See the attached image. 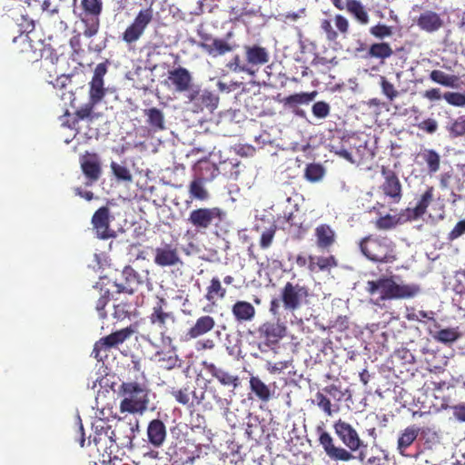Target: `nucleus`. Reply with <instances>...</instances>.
Here are the masks:
<instances>
[{
  "label": "nucleus",
  "mask_w": 465,
  "mask_h": 465,
  "mask_svg": "<svg viewBox=\"0 0 465 465\" xmlns=\"http://www.w3.org/2000/svg\"><path fill=\"white\" fill-rule=\"evenodd\" d=\"M333 430L348 450L336 446L333 437L322 426H318L316 429L319 443L331 460L350 461L354 459L353 451L366 447L357 430L350 423L340 419L333 423Z\"/></svg>",
  "instance_id": "obj_1"
},
{
  "label": "nucleus",
  "mask_w": 465,
  "mask_h": 465,
  "mask_svg": "<svg viewBox=\"0 0 465 465\" xmlns=\"http://www.w3.org/2000/svg\"><path fill=\"white\" fill-rule=\"evenodd\" d=\"M107 62L98 64L94 71L92 80L89 82V99L86 104L82 105L74 112L72 121H67L66 125L80 134L79 123L81 121L93 122L96 118L94 113V107L100 104L106 94L104 77L107 73Z\"/></svg>",
  "instance_id": "obj_2"
},
{
  "label": "nucleus",
  "mask_w": 465,
  "mask_h": 465,
  "mask_svg": "<svg viewBox=\"0 0 465 465\" xmlns=\"http://www.w3.org/2000/svg\"><path fill=\"white\" fill-rule=\"evenodd\" d=\"M395 276H382L376 281H368L366 291L370 295L380 294L375 304L388 300L411 299L418 295L420 288L415 283H398Z\"/></svg>",
  "instance_id": "obj_3"
},
{
  "label": "nucleus",
  "mask_w": 465,
  "mask_h": 465,
  "mask_svg": "<svg viewBox=\"0 0 465 465\" xmlns=\"http://www.w3.org/2000/svg\"><path fill=\"white\" fill-rule=\"evenodd\" d=\"M310 289L297 282H287L279 292L278 298L270 302L269 312L279 317L281 306L287 312H294L309 303Z\"/></svg>",
  "instance_id": "obj_4"
},
{
  "label": "nucleus",
  "mask_w": 465,
  "mask_h": 465,
  "mask_svg": "<svg viewBox=\"0 0 465 465\" xmlns=\"http://www.w3.org/2000/svg\"><path fill=\"white\" fill-rule=\"evenodd\" d=\"M121 398L119 409L122 413L143 414L150 402V390L145 383L124 381L118 388Z\"/></svg>",
  "instance_id": "obj_5"
},
{
  "label": "nucleus",
  "mask_w": 465,
  "mask_h": 465,
  "mask_svg": "<svg viewBox=\"0 0 465 465\" xmlns=\"http://www.w3.org/2000/svg\"><path fill=\"white\" fill-rule=\"evenodd\" d=\"M361 252L370 261L392 263L397 260L396 245L386 236L370 234L359 242Z\"/></svg>",
  "instance_id": "obj_6"
},
{
  "label": "nucleus",
  "mask_w": 465,
  "mask_h": 465,
  "mask_svg": "<svg viewBox=\"0 0 465 465\" xmlns=\"http://www.w3.org/2000/svg\"><path fill=\"white\" fill-rule=\"evenodd\" d=\"M225 217L219 207H202L190 212L187 222L201 233H205L212 226H217Z\"/></svg>",
  "instance_id": "obj_7"
},
{
  "label": "nucleus",
  "mask_w": 465,
  "mask_h": 465,
  "mask_svg": "<svg viewBox=\"0 0 465 465\" xmlns=\"http://www.w3.org/2000/svg\"><path fill=\"white\" fill-rule=\"evenodd\" d=\"M83 13L79 15L84 24V35L86 37L95 35L100 27V15L103 11L102 0H81Z\"/></svg>",
  "instance_id": "obj_8"
},
{
  "label": "nucleus",
  "mask_w": 465,
  "mask_h": 465,
  "mask_svg": "<svg viewBox=\"0 0 465 465\" xmlns=\"http://www.w3.org/2000/svg\"><path fill=\"white\" fill-rule=\"evenodd\" d=\"M134 327L130 325L101 338L94 343L92 356L99 361H103L104 358L107 357V351L109 349L124 342L134 333Z\"/></svg>",
  "instance_id": "obj_9"
},
{
  "label": "nucleus",
  "mask_w": 465,
  "mask_h": 465,
  "mask_svg": "<svg viewBox=\"0 0 465 465\" xmlns=\"http://www.w3.org/2000/svg\"><path fill=\"white\" fill-rule=\"evenodd\" d=\"M153 19V10L151 7L140 10L131 25L123 32L122 40L128 45L136 43L143 36Z\"/></svg>",
  "instance_id": "obj_10"
},
{
  "label": "nucleus",
  "mask_w": 465,
  "mask_h": 465,
  "mask_svg": "<svg viewBox=\"0 0 465 465\" xmlns=\"http://www.w3.org/2000/svg\"><path fill=\"white\" fill-rule=\"evenodd\" d=\"M164 305H166L165 300L163 298L158 299L148 319L152 325L156 326L160 330L163 344L171 345L173 340L170 336H166L165 333L168 330V323L175 322V316L172 312H165L163 310Z\"/></svg>",
  "instance_id": "obj_11"
},
{
  "label": "nucleus",
  "mask_w": 465,
  "mask_h": 465,
  "mask_svg": "<svg viewBox=\"0 0 465 465\" xmlns=\"http://www.w3.org/2000/svg\"><path fill=\"white\" fill-rule=\"evenodd\" d=\"M186 97L193 113H201L204 110L213 112L219 103V97L213 92L198 86H193L187 93Z\"/></svg>",
  "instance_id": "obj_12"
},
{
  "label": "nucleus",
  "mask_w": 465,
  "mask_h": 465,
  "mask_svg": "<svg viewBox=\"0 0 465 465\" xmlns=\"http://www.w3.org/2000/svg\"><path fill=\"white\" fill-rule=\"evenodd\" d=\"M383 182L380 186L385 198L391 203H399L402 199V185L395 171L388 166H381Z\"/></svg>",
  "instance_id": "obj_13"
},
{
  "label": "nucleus",
  "mask_w": 465,
  "mask_h": 465,
  "mask_svg": "<svg viewBox=\"0 0 465 465\" xmlns=\"http://www.w3.org/2000/svg\"><path fill=\"white\" fill-rule=\"evenodd\" d=\"M91 222L98 239L108 240L116 237L115 231L110 227L111 213L107 206H102L97 209Z\"/></svg>",
  "instance_id": "obj_14"
},
{
  "label": "nucleus",
  "mask_w": 465,
  "mask_h": 465,
  "mask_svg": "<svg viewBox=\"0 0 465 465\" xmlns=\"http://www.w3.org/2000/svg\"><path fill=\"white\" fill-rule=\"evenodd\" d=\"M260 338L265 341L266 345H275L285 337L287 327L278 319L277 322L267 321L258 328Z\"/></svg>",
  "instance_id": "obj_15"
},
{
  "label": "nucleus",
  "mask_w": 465,
  "mask_h": 465,
  "mask_svg": "<svg viewBox=\"0 0 465 465\" xmlns=\"http://www.w3.org/2000/svg\"><path fill=\"white\" fill-rule=\"evenodd\" d=\"M316 91L302 92L288 95L281 100V103L285 108H288L292 113L300 118H306V112L299 107L300 104H309L317 96Z\"/></svg>",
  "instance_id": "obj_16"
},
{
  "label": "nucleus",
  "mask_w": 465,
  "mask_h": 465,
  "mask_svg": "<svg viewBox=\"0 0 465 465\" xmlns=\"http://www.w3.org/2000/svg\"><path fill=\"white\" fill-rule=\"evenodd\" d=\"M203 42L199 43V47L202 48L212 57H218L224 55L235 49L236 45H231L225 39L213 38L210 35L202 36Z\"/></svg>",
  "instance_id": "obj_17"
},
{
  "label": "nucleus",
  "mask_w": 465,
  "mask_h": 465,
  "mask_svg": "<svg viewBox=\"0 0 465 465\" xmlns=\"http://www.w3.org/2000/svg\"><path fill=\"white\" fill-rule=\"evenodd\" d=\"M333 22L337 30H334L331 19L324 18L320 22V28L325 34V37L329 42H335L338 39V33L346 35L349 32V21L342 15H335Z\"/></svg>",
  "instance_id": "obj_18"
},
{
  "label": "nucleus",
  "mask_w": 465,
  "mask_h": 465,
  "mask_svg": "<svg viewBox=\"0 0 465 465\" xmlns=\"http://www.w3.org/2000/svg\"><path fill=\"white\" fill-rule=\"evenodd\" d=\"M153 262L161 267H171L182 263L178 248L172 243H165L154 250Z\"/></svg>",
  "instance_id": "obj_19"
},
{
  "label": "nucleus",
  "mask_w": 465,
  "mask_h": 465,
  "mask_svg": "<svg viewBox=\"0 0 465 465\" xmlns=\"http://www.w3.org/2000/svg\"><path fill=\"white\" fill-rule=\"evenodd\" d=\"M167 81L177 93H188L193 87L191 73L183 66L168 71Z\"/></svg>",
  "instance_id": "obj_20"
},
{
  "label": "nucleus",
  "mask_w": 465,
  "mask_h": 465,
  "mask_svg": "<svg viewBox=\"0 0 465 465\" xmlns=\"http://www.w3.org/2000/svg\"><path fill=\"white\" fill-rule=\"evenodd\" d=\"M434 200V187L429 186L426 191L420 195L414 208H406L401 212V215L405 216L406 221H415L422 217L430 204Z\"/></svg>",
  "instance_id": "obj_21"
},
{
  "label": "nucleus",
  "mask_w": 465,
  "mask_h": 465,
  "mask_svg": "<svg viewBox=\"0 0 465 465\" xmlns=\"http://www.w3.org/2000/svg\"><path fill=\"white\" fill-rule=\"evenodd\" d=\"M243 51L247 56V62L251 69L253 70V76L256 74L261 66L266 64L270 60V54L265 47L258 45H244Z\"/></svg>",
  "instance_id": "obj_22"
},
{
  "label": "nucleus",
  "mask_w": 465,
  "mask_h": 465,
  "mask_svg": "<svg viewBox=\"0 0 465 465\" xmlns=\"http://www.w3.org/2000/svg\"><path fill=\"white\" fill-rule=\"evenodd\" d=\"M81 169L88 179L87 185L97 182L102 174L101 163L96 153H88L83 155L80 159Z\"/></svg>",
  "instance_id": "obj_23"
},
{
  "label": "nucleus",
  "mask_w": 465,
  "mask_h": 465,
  "mask_svg": "<svg viewBox=\"0 0 465 465\" xmlns=\"http://www.w3.org/2000/svg\"><path fill=\"white\" fill-rule=\"evenodd\" d=\"M146 434L148 442L153 447H162L167 437V430L164 422L160 419L150 420L147 425Z\"/></svg>",
  "instance_id": "obj_24"
},
{
  "label": "nucleus",
  "mask_w": 465,
  "mask_h": 465,
  "mask_svg": "<svg viewBox=\"0 0 465 465\" xmlns=\"http://www.w3.org/2000/svg\"><path fill=\"white\" fill-rule=\"evenodd\" d=\"M316 245L321 250H330L336 242L334 230L326 223L319 224L314 230Z\"/></svg>",
  "instance_id": "obj_25"
},
{
  "label": "nucleus",
  "mask_w": 465,
  "mask_h": 465,
  "mask_svg": "<svg viewBox=\"0 0 465 465\" xmlns=\"http://www.w3.org/2000/svg\"><path fill=\"white\" fill-rule=\"evenodd\" d=\"M417 25L423 31L433 33L443 26V21L436 12L427 10L421 13L416 21Z\"/></svg>",
  "instance_id": "obj_26"
},
{
  "label": "nucleus",
  "mask_w": 465,
  "mask_h": 465,
  "mask_svg": "<svg viewBox=\"0 0 465 465\" xmlns=\"http://www.w3.org/2000/svg\"><path fill=\"white\" fill-rule=\"evenodd\" d=\"M232 314L238 323L252 322L256 314L254 306L246 301H237L232 306Z\"/></svg>",
  "instance_id": "obj_27"
},
{
  "label": "nucleus",
  "mask_w": 465,
  "mask_h": 465,
  "mask_svg": "<svg viewBox=\"0 0 465 465\" xmlns=\"http://www.w3.org/2000/svg\"><path fill=\"white\" fill-rule=\"evenodd\" d=\"M215 326V320L210 315L199 317L195 323L187 331V339H196L211 331Z\"/></svg>",
  "instance_id": "obj_28"
},
{
  "label": "nucleus",
  "mask_w": 465,
  "mask_h": 465,
  "mask_svg": "<svg viewBox=\"0 0 465 465\" xmlns=\"http://www.w3.org/2000/svg\"><path fill=\"white\" fill-rule=\"evenodd\" d=\"M207 370L222 385L225 387H232V391L238 388L241 384L240 378L237 375H232L228 371L216 367L213 363H210L207 366Z\"/></svg>",
  "instance_id": "obj_29"
},
{
  "label": "nucleus",
  "mask_w": 465,
  "mask_h": 465,
  "mask_svg": "<svg viewBox=\"0 0 465 465\" xmlns=\"http://www.w3.org/2000/svg\"><path fill=\"white\" fill-rule=\"evenodd\" d=\"M123 275L125 279V282L117 285L119 292L133 293L137 290L138 286L143 283L138 273L130 266L124 269Z\"/></svg>",
  "instance_id": "obj_30"
},
{
  "label": "nucleus",
  "mask_w": 465,
  "mask_h": 465,
  "mask_svg": "<svg viewBox=\"0 0 465 465\" xmlns=\"http://www.w3.org/2000/svg\"><path fill=\"white\" fill-rule=\"evenodd\" d=\"M338 265L337 260L333 255L329 256H309L308 269L312 272L330 270Z\"/></svg>",
  "instance_id": "obj_31"
},
{
  "label": "nucleus",
  "mask_w": 465,
  "mask_h": 465,
  "mask_svg": "<svg viewBox=\"0 0 465 465\" xmlns=\"http://www.w3.org/2000/svg\"><path fill=\"white\" fill-rule=\"evenodd\" d=\"M420 431V429L417 425H411L401 432L397 441V449L401 454H403L404 451L415 441Z\"/></svg>",
  "instance_id": "obj_32"
},
{
  "label": "nucleus",
  "mask_w": 465,
  "mask_h": 465,
  "mask_svg": "<svg viewBox=\"0 0 465 465\" xmlns=\"http://www.w3.org/2000/svg\"><path fill=\"white\" fill-rule=\"evenodd\" d=\"M247 56H241L240 54H234L225 64L226 69L229 72L235 74H245L250 76H253V70L251 69L249 63L246 61Z\"/></svg>",
  "instance_id": "obj_33"
},
{
  "label": "nucleus",
  "mask_w": 465,
  "mask_h": 465,
  "mask_svg": "<svg viewBox=\"0 0 465 465\" xmlns=\"http://www.w3.org/2000/svg\"><path fill=\"white\" fill-rule=\"evenodd\" d=\"M143 114L147 117L146 123L153 132H159L165 129L164 114L162 110L152 107L143 110Z\"/></svg>",
  "instance_id": "obj_34"
},
{
  "label": "nucleus",
  "mask_w": 465,
  "mask_h": 465,
  "mask_svg": "<svg viewBox=\"0 0 465 465\" xmlns=\"http://www.w3.org/2000/svg\"><path fill=\"white\" fill-rule=\"evenodd\" d=\"M250 390L256 396L258 400L262 402H267L272 398L270 387L266 385L258 376H251Z\"/></svg>",
  "instance_id": "obj_35"
},
{
  "label": "nucleus",
  "mask_w": 465,
  "mask_h": 465,
  "mask_svg": "<svg viewBox=\"0 0 465 465\" xmlns=\"http://www.w3.org/2000/svg\"><path fill=\"white\" fill-rule=\"evenodd\" d=\"M227 291L223 287L222 282L218 277H213L210 281L209 286L206 288L205 299L212 304H215L217 300L225 298Z\"/></svg>",
  "instance_id": "obj_36"
},
{
  "label": "nucleus",
  "mask_w": 465,
  "mask_h": 465,
  "mask_svg": "<svg viewBox=\"0 0 465 465\" xmlns=\"http://www.w3.org/2000/svg\"><path fill=\"white\" fill-rule=\"evenodd\" d=\"M424 163L427 165V170L430 174H433L440 170V156L433 149H423L418 153Z\"/></svg>",
  "instance_id": "obj_37"
},
{
  "label": "nucleus",
  "mask_w": 465,
  "mask_h": 465,
  "mask_svg": "<svg viewBox=\"0 0 465 465\" xmlns=\"http://www.w3.org/2000/svg\"><path fill=\"white\" fill-rule=\"evenodd\" d=\"M345 9L350 13L360 24L367 25L370 21L369 15L360 0H346Z\"/></svg>",
  "instance_id": "obj_38"
},
{
  "label": "nucleus",
  "mask_w": 465,
  "mask_h": 465,
  "mask_svg": "<svg viewBox=\"0 0 465 465\" xmlns=\"http://www.w3.org/2000/svg\"><path fill=\"white\" fill-rule=\"evenodd\" d=\"M171 347L167 351H157L155 353V357H157V361L160 363V366L166 370H172L178 366L179 357L176 353V349L173 345H169Z\"/></svg>",
  "instance_id": "obj_39"
},
{
  "label": "nucleus",
  "mask_w": 465,
  "mask_h": 465,
  "mask_svg": "<svg viewBox=\"0 0 465 465\" xmlns=\"http://www.w3.org/2000/svg\"><path fill=\"white\" fill-rule=\"evenodd\" d=\"M189 194L192 200L206 201L209 198V193L204 187L202 178L193 179L189 184Z\"/></svg>",
  "instance_id": "obj_40"
},
{
  "label": "nucleus",
  "mask_w": 465,
  "mask_h": 465,
  "mask_svg": "<svg viewBox=\"0 0 465 465\" xmlns=\"http://www.w3.org/2000/svg\"><path fill=\"white\" fill-rule=\"evenodd\" d=\"M403 218L405 219V216H402L401 213L399 216L386 214L384 216L378 218L375 221L374 225L378 230L388 231L402 223Z\"/></svg>",
  "instance_id": "obj_41"
},
{
  "label": "nucleus",
  "mask_w": 465,
  "mask_h": 465,
  "mask_svg": "<svg viewBox=\"0 0 465 465\" xmlns=\"http://www.w3.org/2000/svg\"><path fill=\"white\" fill-rule=\"evenodd\" d=\"M393 51L388 43H376L372 44L368 51L371 57L386 59L391 56Z\"/></svg>",
  "instance_id": "obj_42"
},
{
  "label": "nucleus",
  "mask_w": 465,
  "mask_h": 465,
  "mask_svg": "<svg viewBox=\"0 0 465 465\" xmlns=\"http://www.w3.org/2000/svg\"><path fill=\"white\" fill-rule=\"evenodd\" d=\"M430 79L443 86L453 87L458 80L457 76L450 75L440 70H433L430 74Z\"/></svg>",
  "instance_id": "obj_43"
},
{
  "label": "nucleus",
  "mask_w": 465,
  "mask_h": 465,
  "mask_svg": "<svg viewBox=\"0 0 465 465\" xmlns=\"http://www.w3.org/2000/svg\"><path fill=\"white\" fill-rule=\"evenodd\" d=\"M325 170L320 163L307 164L304 172V177L311 183H316L324 176Z\"/></svg>",
  "instance_id": "obj_44"
},
{
  "label": "nucleus",
  "mask_w": 465,
  "mask_h": 465,
  "mask_svg": "<svg viewBox=\"0 0 465 465\" xmlns=\"http://www.w3.org/2000/svg\"><path fill=\"white\" fill-rule=\"evenodd\" d=\"M134 308L131 302H121L114 305V317L118 321L130 319L134 312Z\"/></svg>",
  "instance_id": "obj_45"
},
{
  "label": "nucleus",
  "mask_w": 465,
  "mask_h": 465,
  "mask_svg": "<svg viewBox=\"0 0 465 465\" xmlns=\"http://www.w3.org/2000/svg\"><path fill=\"white\" fill-rule=\"evenodd\" d=\"M434 339L442 343H450L457 341L460 337L458 328H446L437 331L433 335Z\"/></svg>",
  "instance_id": "obj_46"
},
{
  "label": "nucleus",
  "mask_w": 465,
  "mask_h": 465,
  "mask_svg": "<svg viewBox=\"0 0 465 465\" xmlns=\"http://www.w3.org/2000/svg\"><path fill=\"white\" fill-rule=\"evenodd\" d=\"M380 86L381 93L391 103L400 95V92L396 89L394 84L383 75L380 76Z\"/></svg>",
  "instance_id": "obj_47"
},
{
  "label": "nucleus",
  "mask_w": 465,
  "mask_h": 465,
  "mask_svg": "<svg viewBox=\"0 0 465 465\" xmlns=\"http://www.w3.org/2000/svg\"><path fill=\"white\" fill-rule=\"evenodd\" d=\"M41 76L47 82H53L54 77L58 74L57 67L52 60L45 59L41 63Z\"/></svg>",
  "instance_id": "obj_48"
},
{
  "label": "nucleus",
  "mask_w": 465,
  "mask_h": 465,
  "mask_svg": "<svg viewBox=\"0 0 465 465\" xmlns=\"http://www.w3.org/2000/svg\"><path fill=\"white\" fill-rule=\"evenodd\" d=\"M111 293L108 289L102 290L100 292V297L96 302L95 309L99 313L100 318L104 319L107 316V312H105V306L108 304V302L111 300Z\"/></svg>",
  "instance_id": "obj_49"
},
{
  "label": "nucleus",
  "mask_w": 465,
  "mask_h": 465,
  "mask_svg": "<svg viewBox=\"0 0 465 465\" xmlns=\"http://www.w3.org/2000/svg\"><path fill=\"white\" fill-rule=\"evenodd\" d=\"M111 169H112L114 175L117 178V180H121V181H124V182L132 181L133 177H132V174L127 167L121 165L115 162H112Z\"/></svg>",
  "instance_id": "obj_50"
},
{
  "label": "nucleus",
  "mask_w": 465,
  "mask_h": 465,
  "mask_svg": "<svg viewBox=\"0 0 465 465\" xmlns=\"http://www.w3.org/2000/svg\"><path fill=\"white\" fill-rule=\"evenodd\" d=\"M312 112L316 118L325 119L331 113V106L324 101H318L312 104Z\"/></svg>",
  "instance_id": "obj_51"
},
{
  "label": "nucleus",
  "mask_w": 465,
  "mask_h": 465,
  "mask_svg": "<svg viewBox=\"0 0 465 465\" xmlns=\"http://www.w3.org/2000/svg\"><path fill=\"white\" fill-rule=\"evenodd\" d=\"M276 233V227L271 226L270 228H267L264 230L260 238V246L262 249L265 250L272 246L274 237Z\"/></svg>",
  "instance_id": "obj_52"
},
{
  "label": "nucleus",
  "mask_w": 465,
  "mask_h": 465,
  "mask_svg": "<svg viewBox=\"0 0 465 465\" xmlns=\"http://www.w3.org/2000/svg\"><path fill=\"white\" fill-rule=\"evenodd\" d=\"M172 396L175 399L177 402L183 405H189L191 401V391L188 387L173 390L171 391Z\"/></svg>",
  "instance_id": "obj_53"
},
{
  "label": "nucleus",
  "mask_w": 465,
  "mask_h": 465,
  "mask_svg": "<svg viewBox=\"0 0 465 465\" xmlns=\"http://www.w3.org/2000/svg\"><path fill=\"white\" fill-rule=\"evenodd\" d=\"M315 401L317 406L322 411H323L328 416H331L332 414L331 401L323 394V392L318 391L315 394Z\"/></svg>",
  "instance_id": "obj_54"
},
{
  "label": "nucleus",
  "mask_w": 465,
  "mask_h": 465,
  "mask_svg": "<svg viewBox=\"0 0 465 465\" xmlns=\"http://www.w3.org/2000/svg\"><path fill=\"white\" fill-rule=\"evenodd\" d=\"M448 130L454 137L465 134V119L463 117L457 118L450 124Z\"/></svg>",
  "instance_id": "obj_55"
},
{
  "label": "nucleus",
  "mask_w": 465,
  "mask_h": 465,
  "mask_svg": "<svg viewBox=\"0 0 465 465\" xmlns=\"http://www.w3.org/2000/svg\"><path fill=\"white\" fill-rule=\"evenodd\" d=\"M443 98L446 102L451 105L455 106H464L465 105V94L457 93V92H448L445 93Z\"/></svg>",
  "instance_id": "obj_56"
},
{
  "label": "nucleus",
  "mask_w": 465,
  "mask_h": 465,
  "mask_svg": "<svg viewBox=\"0 0 465 465\" xmlns=\"http://www.w3.org/2000/svg\"><path fill=\"white\" fill-rule=\"evenodd\" d=\"M371 34L377 38H384L392 35L391 27L386 25H376L370 29Z\"/></svg>",
  "instance_id": "obj_57"
},
{
  "label": "nucleus",
  "mask_w": 465,
  "mask_h": 465,
  "mask_svg": "<svg viewBox=\"0 0 465 465\" xmlns=\"http://www.w3.org/2000/svg\"><path fill=\"white\" fill-rule=\"evenodd\" d=\"M418 128L427 134H432L438 129V123L432 118H428L417 124Z\"/></svg>",
  "instance_id": "obj_58"
},
{
  "label": "nucleus",
  "mask_w": 465,
  "mask_h": 465,
  "mask_svg": "<svg viewBox=\"0 0 465 465\" xmlns=\"http://www.w3.org/2000/svg\"><path fill=\"white\" fill-rule=\"evenodd\" d=\"M465 233V220H461L456 223L454 228L449 232L448 240L454 241Z\"/></svg>",
  "instance_id": "obj_59"
},
{
  "label": "nucleus",
  "mask_w": 465,
  "mask_h": 465,
  "mask_svg": "<svg viewBox=\"0 0 465 465\" xmlns=\"http://www.w3.org/2000/svg\"><path fill=\"white\" fill-rule=\"evenodd\" d=\"M71 83V76L69 74H60L56 75L53 82L48 83L52 84L54 88L63 89L66 87Z\"/></svg>",
  "instance_id": "obj_60"
},
{
  "label": "nucleus",
  "mask_w": 465,
  "mask_h": 465,
  "mask_svg": "<svg viewBox=\"0 0 465 465\" xmlns=\"http://www.w3.org/2000/svg\"><path fill=\"white\" fill-rule=\"evenodd\" d=\"M452 179L460 181V179L454 175L452 172H445L441 173L440 178V184L441 188H449Z\"/></svg>",
  "instance_id": "obj_61"
},
{
  "label": "nucleus",
  "mask_w": 465,
  "mask_h": 465,
  "mask_svg": "<svg viewBox=\"0 0 465 465\" xmlns=\"http://www.w3.org/2000/svg\"><path fill=\"white\" fill-rule=\"evenodd\" d=\"M288 367H289L288 361H279L274 364H272L269 362L267 365V370L269 371L270 373H276V372L282 371L283 370L287 369Z\"/></svg>",
  "instance_id": "obj_62"
},
{
  "label": "nucleus",
  "mask_w": 465,
  "mask_h": 465,
  "mask_svg": "<svg viewBox=\"0 0 465 465\" xmlns=\"http://www.w3.org/2000/svg\"><path fill=\"white\" fill-rule=\"evenodd\" d=\"M422 96L430 101H438L441 98L440 90L439 88H431L430 90H426Z\"/></svg>",
  "instance_id": "obj_63"
},
{
  "label": "nucleus",
  "mask_w": 465,
  "mask_h": 465,
  "mask_svg": "<svg viewBox=\"0 0 465 465\" xmlns=\"http://www.w3.org/2000/svg\"><path fill=\"white\" fill-rule=\"evenodd\" d=\"M455 418L460 421H465V404H459L453 407Z\"/></svg>",
  "instance_id": "obj_64"
}]
</instances>
